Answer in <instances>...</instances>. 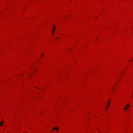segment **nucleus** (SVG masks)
I'll return each instance as SVG.
<instances>
[{"instance_id": "6", "label": "nucleus", "mask_w": 133, "mask_h": 133, "mask_svg": "<svg viewBox=\"0 0 133 133\" xmlns=\"http://www.w3.org/2000/svg\"><path fill=\"white\" fill-rule=\"evenodd\" d=\"M126 106L127 107H129L130 105H129L128 104H127L126 105Z\"/></svg>"}, {"instance_id": "2", "label": "nucleus", "mask_w": 133, "mask_h": 133, "mask_svg": "<svg viewBox=\"0 0 133 133\" xmlns=\"http://www.w3.org/2000/svg\"><path fill=\"white\" fill-rule=\"evenodd\" d=\"M58 128L57 127L56 128H54L53 129H52V131H53V129H54L56 130L57 131H58Z\"/></svg>"}, {"instance_id": "4", "label": "nucleus", "mask_w": 133, "mask_h": 133, "mask_svg": "<svg viewBox=\"0 0 133 133\" xmlns=\"http://www.w3.org/2000/svg\"><path fill=\"white\" fill-rule=\"evenodd\" d=\"M3 121H2L1 122H0V126H3Z\"/></svg>"}, {"instance_id": "8", "label": "nucleus", "mask_w": 133, "mask_h": 133, "mask_svg": "<svg viewBox=\"0 0 133 133\" xmlns=\"http://www.w3.org/2000/svg\"><path fill=\"white\" fill-rule=\"evenodd\" d=\"M43 54V55H44V54Z\"/></svg>"}, {"instance_id": "1", "label": "nucleus", "mask_w": 133, "mask_h": 133, "mask_svg": "<svg viewBox=\"0 0 133 133\" xmlns=\"http://www.w3.org/2000/svg\"><path fill=\"white\" fill-rule=\"evenodd\" d=\"M55 29V25H54L53 26L52 29V35H54V31Z\"/></svg>"}, {"instance_id": "7", "label": "nucleus", "mask_w": 133, "mask_h": 133, "mask_svg": "<svg viewBox=\"0 0 133 133\" xmlns=\"http://www.w3.org/2000/svg\"><path fill=\"white\" fill-rule=\"evenodd\" d=\"M57 38V37H56V38H56V39H57V38Z\"/></svg>"}, {"instance_id": "5", "label": "nucleus", "mask_w": 133, "mask_h": 133, "mask_svg": "<svg viewBox=\"0 0 133 133\" xmlns=\"http://www.w3.org/2000/svg\"><path fill=\"white\" fill-rule=\"evenodd\" d=\"M124 109L125 110H128V108L126 107H124Z\"/></svg>"}, {"instance_id": "3", "label": "nucleus", "mask_w": 133, "mask_h": 133, "mask_svg": "<svg viewBox=\"0 0 133 133\" xmlns=\"http://www.w3.org/2000/svg\"><path fill=\"white\" fill-rule=\"evenodd\" d=\"M107 104H108V105L106 106L107 109H106V110H107L108 109V107H109V104H110V103L109 102H108L107 103Z\"/></svg>"}]
</instances>
